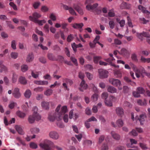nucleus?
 <instances>
[{
  "label": "nucleus",
  "instance_id": "obj_4",
  "mask_svg": "<svg viewBox=\"0 0 150 150\" xmlns=\"http://www.w3.org/2000/svg\"><path fill=\"white\" fill-rule=\"evenodd\" d=\"M109 82L112 85L115 86L117 87L119 90H122V84L120 80L113 78H110L109 79Z\"/></svg>",
  "mask_w": 150,
  "mask_h": 150
},
{
  "label": "nucleus",
  "instance_id": "obj_40",
  "mask_svg": "<svg viewBox=\"0 0 150 150\" xmlns=\"http://www.w3.org/2000/svg\"><path fill=\"white\" fill-rule=\"evenodd\" d=\"M137 91L140 94H144L145 92V90L142 87H139L137 88Z\"/></svg>",
  "mask_w": 150,
  "mask_h": 150
},
{
  "label": "nucleus",
  "instance_id": "obj_56",
  "mask_svg": "<svg viewBox=\"0 0 150 150\" xmlns=\"http://www.w3.org/2000/svg\"><path fill=\"white\" fill-rule=\"evenodd\" d=\"M108 94L107 92H104L102 93L101 96L102 98L105 100L107 99V98L108 97Z\"/></svg>",
  "mask_w": 150,
  "mask_h": 150
},
{
  "label": "nucleus",
  "instance_id": "obj_29",
  "mask_svg": "<svg viewBox=\"0 0 150 150\" xmlns=\"http://www.w3.org/2000/svg\"><path fill=\"white\" fill-rule=\"evenodd\" d=\"M41 15L39 13L37 12L33 13L32 14V16L33 18L35 19H38V18H40L41 17Z\"/></svg>",
  "mask_w": 150,
  "mask_h": 150
},
{
  "label": "nucleus",
  "instance_id": "obj_55",
  "mask_svg": "<svg viewBox=\"0 0 150 150\" xmlns=\"http://www.w3.org/2000/svg\"><path fill=\"white\" fill-rule=\"evenodd\" d=\"M86 74L87 78L89 80L92 79L93 78V75L92 74L88 72H86Z\"/></svg>",
  "mask_w": 150,
  "mask_h": 150
},
{
  "label": "nucleus",
  "instance_id": "obj_35",
  "mask_svg": "<svg viewBox=\"0 0 150 150\" xmlns=\"http://www.w3.org/2000/svg\"><path fill=\"white\" fill-rule=\"evenodd\" d=\"M16 114L18 117L21 118H23L26 115V114L20 111H18L16 112Z\"/></svg>",
  "mask_w": 150,
  "mask_h": 150
},
{
  "label": "nucleus",
  "instance_id": "obj_2",
  "mask_svg": "<svg viewBox=\"0 0 150 150\" xmlns=\"http://www.w3.org/2000/svg\"><path fill=\"white\" fill-rule=\"evenodd\" d=\"M132 68L135 72L136 77L137 78H140L141 76L144 77V74H145L146 76L150 78V73H147L146 72L144 68L142 67H140L139 69L132 63H130Z\"/></svg>",
  "mask_w": 150,
  "mask_h": 150
},
{
  "label": "nucleus",
  "instance_id": "obj_47",
  "mask_svg": "<svg viewBox=\"0 0 150 150\" xmlns=\"http://www.w3.org/2000/svg\"><path fill=\"white\" fill-rule=\"evenodd\" d=\"M116 20L119 23L121 27H122L124 26L125 24V21L124 20H122L120 21L118 18H117Z\"/></svg>",
  "mask_w": 150,
  "mask_h": 150
},
{
  "label": "nucleus",
  "instance_id": "obj_20",
  "mask_svg": "<svg viewBox=\"0 0 150 150\" xmlns=\"http://www.w3.org/2000/svg\"><path fill=\"white\" fill-rule=\"evenodd\" d=\"M107 91L108 92L113 93L117 92V89L113 86H109L108 87Z\"/></svg>",
  "mask_w": 150,
  "mask_h": 150
},
{
  "label": "nucleus",
  "instance_id": "obj_9",
  "mask_svg": "<svg viewBox=\"0 0 150 150\" xmlns=\"http://www.w3.org/2000/svg\"><path fill=\"white\" fill-rule=\"evenodd\" d=\"M49 136L50 138L54 140L58 139L59 137L58 134L54 131H52L50 132Z\"/></svg>",
  "mask_w": 150,
  "mask_h": 150
},
{
  "label": "nucleus",
  "instance_id": "obj_32",
  "mask_svg": "<svg viewBox=\"0 0 150 150\" xmlns=\"http://www.w3.org/2000/svg\"><path fill=\"white\" fill-rule=\"evenodd\" d=\"M34 116L33 115H32L29 116L28 117V120L30 123L32 124L34 122L35 119Z\"/></svg>",
  "mask_w": 150,
  "mask_h": 150
},
{
  "label": "nucleus",
  "instance_id": "obj_11",
  "mask_svg": "<svg viewBox=\"0 0 150 150\" xmlns=\"http://www.w3.org/2000/svg\"><path fill=\"white\" fill-rule=\"evenodd\" d=\"M115 112L116 114L120 116H122L124 114V110L121 107H117L115 108Z\"/></svg>",
  "mask_w": 150,
  "mask_h": 150
},
{
  "label": "nucleus",
  "instance_id": "obj_50",
  "mask_svg": "<svg viewBox=\"0 0 150 150\" xmlns=\"http://www.w3.org/2000/svg\"><path fill=\"white\" fill-rule=\"evenodd\" d=\"M40 5V3L39 2H34L33 4V7L35 9L38 8Z\"/></svg>",
  "mask_w": 150,
  "mask_h": 150
},
{
  "label": "nucleus",
  "instance_id": "obj_23",
  "mask_svg": "<svg viewBox=\"0 0 150 150\" xmlns=\"http://www.w3.org/2000/svg\"><path fill=\"white\" fill-rule=\"evenodd\" d=\"M41 105L42 108L45 109L49 108V103L45 101L42 102L41 103Z\"/></svg>",
  "mask_w": 150,
  "mask_h": 150
},
{
  "label": "nucleus",
  "instance_id": "obj_13",
  "mask_svg": "<svg viewBox=\"0 0 150 150\" xmlns=\"http://www.w3.org/2000/svg\"><path fill=\"white\" fill-rule=\"evenodd\" d=\"M88 86L86 83V82L84 80H82L80 84V87L79 88V90L81 91H83L84 90L87 89L88 88Z\"/></svg>",
  "mask_w": 150,
  "mask_h": 150
},
{
  "label": "nucleus",
  "instance_id": "obj_36",
  "mask_svg": "<svg viewBox=\"0 0 150 150\" xmlns=\"http://www.w3.org/2000/svg\"><path fill=\"white\" fill-rule=\"evenodd\" d=\"M1 69H0V72L1 73L3 71L5 72H7L8 71L7 68L4 65H1L0 66Z\"/></svg>",
  "mask_w": 150,
  "mask_h": 150
},
{
  "label": "nucleus",
  "instance_id": "obj_41",
  "mask_svg": "<svg viewBox=\"0 0 150 150\" xmlns=\"http://www.w3.org/2000/svg\"><path fill=\"white\" fill-rule=\"evenodd\" d=\"M98 95L96 94H93L91 97V100L93 101H96L98 98Z\"/></svg>",
  "mask_w": 150,
  "mask_h": 150
},
{
  "label": "nucleus",
  "instance_id": "obj_27",
  "mask_svg": "<svg viewBox=\"0 0 150 150\" xmlns=\"http://www.w3.org/2000/svg\"><path fill=\"white\" fill-rule=\"evenodd\" d=\"M28 69V65L23 64L21 66V70L22 72H24L27 71Z\"/></svg>",
  "mask_w": 150,
  "mask_h": 150
},
{
  "label": "nucleus",
  "instance_id": "obj_53",
  "mask_svg": "<svg viewBox=\"0 0 150 150\" xmlns=\"http://www.w3.org/2000/svg\"><path fill=\"white\" fill-rule=\"evenodd\" d=\"M50 18L53 21H55L57 19L56 16L53 13L50 14Z\"/></svg>",
  "mask_w": 150,
  "mask_h": 150
},
{
  "label": "nucleus",
  "instance_id": "obj_19",
  "mask_svg": "<svg viewBox=\"0 0 150 150\" xmlns=\"http://www.w3.org/2000/svg\"><path fill=\"white\" fill-rule=\"evenodd\" d=\"M72 27L74 29L81 28L83 26V23H74L72 24Z\"/></svg>",
  "mask_w": 150,
  "mask_h": 150
},
{
  "label": "nucleus",
  "instance_id": "obj_48",
  "mask_svg": "<svg viewBox=\"0 0 150 150\" xmlns=\"http://www.w3.org/2000/svg\"><path fill=\"white\" fill-rule=\"evenodd\" d=\"M30 131L33 133H37L39 132L40 130L38 128H34L31 129Z\"/></svg>",
  "mask_w": 150,
  "mask_h": 150
},
{
  "label": "nucleus",
  "instance_id": "obj_42",
  "mask_svg": "<svg viewBox=\"0 0 150 150\" xmlns=\"http://www.w3.org/2000/svg\"><path fill=\"white\" fill-rule=\"evenodd\" d=\"M11 56L12 58L16 59L18 57V54L16 52H13L11 53Z\"/></svg>",
  "mask_w": 150,
  "mask_h": 150
},
{
  "label": "nucleus",
  "instance_id": "obj_60",
  "mask_svg": "<svg viewBox=\"0 0 150 150\" xmlns=\"http://www.w3.org/2000/svg\"><path fill=\"white\" fill-rule=\"evenodd\" d=\"M44 29L45 32L47 33L49 32V26L48 24H46L44 27Z\"/></svg>",
  "mask_w": 150,
  "mask_h": 150
},
{
  "label": "nucleus",
  "instance_id": "obj_26",
  "mask_svg": "<svg viewBox=\"0 0 150 150\" xmlns=\"http://www.w3.org/2000/svg\"><path fill=\"white\" fill-rule=\"evenodd\" d=\"M31 95V92L29 89L27 90L24 93L25 97L27 98H29Z\"/></svg>",
  "mask_w": 150,
  "mask_h": 150
},
{
  "label": "nucleus",
  "instance_id": "obj_12",
  "mask_svg": "<svg viewBox=\"0 0 150 150\" xmlns=\"http://www.w3.org/2000/svg\"><path fill=\"white\" fill-rule=\"evenodd\" d=\"M13 96L16 98H18L21 96V94L19 92V90L18 88L14 89L12 93Z\"/></svg>",
  "mask_w": 150,
  "mask_h": 150
},
{
  "label": "nucleus",
  "instance_id": "obj_49",
  "mask_svg": "<svg viewBox=\"0 0 150 150\" xmlns=\"http://www.w3.org/2000/svg\"><path fill=\"white\" fill-rule=\"evenodd\" d=\"M140 147L144 150H146L148 149L147 147L146 146V144L142 143H140L139 144Z\"/></svg>",
  "mask_w": 150,
  "mask_h": 150
},
{
  "label": "nucleus",
  "instance_id": "obj_1",
  "mask_svg": "<svg viewBox=\"0 0 150 150\" xmlns=\"http://www.w3.org/2000/svg\"><path fill=\"white\" fill-rule=\"evenodd\" d=\"M61 105H59L55 110L54 114L50 115L48 117L49 120L51 122L54 121L55 119L57 121L61 120L62 119V115L68 111L67 106H64L61 108Z\"/></svg>",
  "mask_w": 150,
  "mask_h": 150
},
{
  "label": "nucleus",
  "instance_id": "obj_63",
  "mask_svg": "<svg viewBox=\"0 0 150 150\" xmlns=\"http://www.w3.org/2000/svg\"><path fill=\"white\" fill-rule=\"evenodd\" d=\"M38 110V108L36 107L35 106L33 107V115H35L36 114H38L37 113V111Z\"/></svg>",
  "mask_w": 150,
  "mask_h": 150
},
{
  "label": "nucleus",
  "instance_id": "obj_33",
  "mask_svg": "<svg viewBox=\"0 0 150 150\" xmlns=\"http://www.w3.org/2000/svg\"><path fill=\"white\" fill-rule=\"evenodd\" d=\"M29 146L31 148L35 149L38 148L37 144L35 142H32L30 143Z\"/></svg>",
  "mask_w": 150,
  "mask_h": 150
},
{
  "label": "nucleus",
  "instance_id": "obj_16",
  "mask_svg": "<svg viewBox=\"0 0 150 150\" xmlns=\"http://www.w3.org/2000/svg\"><path fill=\"white\" fill-rule=\"evenodd\" d=\"M73 7L80 14L82 15L83 14V10L79 6V4H74Z\"/></svg>",
  "mask_w": 150,
  "mask_h": 150
},
{
  "label": "nucleus",
  "instance_id": "obj_31",
  "mask_svg": "<svg viewBox=\"0 0 150 150\" xmlns=\"http://www.w3.org/2000/svg\"><path fill=\"white\" fill-rule=\"evenodd\" d=\"M18 75L15 73H13L12 77V81L13 83H16Z\"/></svg>",
  "mask_w": 150,
  "mask_h": 150
},
{
  "label": "nucleus",
  "instance_id": "obj_17",
  "mask_svg": "<svg viewBox=\"0 0 150 150\" xmlns=\"http://www.w3.org/2000/svg\"><path fill=\"white\" fill-rule=\"evenodd\" d=\"M138 104L140 106H146L147 104L146 100L145 99H144L143 100L141 99H138L137 100Z\"/></svg>",
  "mask_w": 150,
  "mask_h": 150
},
{
  "label": "nucleus",
  "instance_id": "obj_7",
  "mask_svg": "<svg viewBox=\"0 0 150 150\" xmlns=\"http://www.w3.org/2000/svg\"><path fill=\"white\" fill-rule=\"evenodd\" d=\"M146 116L144 113L140 115L139 116H136L135 119L136 120H139L141 125H143L146 119Z\"/></svg>",
  "mask_w": 150,
  "mask_h": 150
},
{
  "label": "nucleus",
  "instance_id": "obj_3",
  "mask_svg": "<svg viewBox=\"0 0 150 150\" xmlns=\"http://www.w3.org/2000/svg\"><path fill=\"white\" fill-rule=\"evenodd\" d=\"M54 143L50 140L45 139L40 143L39 146L40 148L45 150H50V146H53Z\"/></svg>",
  "mask_w": 150,
  "mask_h": 150
},
{
  "label": "nucleus",
  "instance_id": "obj_8",
  "mask_svg": "<svg viewBox=\"0 0 150 150\" xmlns=\"http://www.w3.org/2000/svg\"><path fill=\"white\" fill-rule=\"evenodd\" d=\"M29 19L30 21L34 22L35 23L38 24L40 25H42L46 22V21L45 20H40L38 19H34L32 16H29Z\"/></svg>",
  "mask_w": 150,
  "mask_h": 150
},
{
  "label": "nucleus",
  "instance_id": "obj_5",
  "mask_svg": "<svg viewBox=\"0 0 150 150\" xmlns=\"http://www.w3.org/2000/svg\"><path fill=\"white\" fill-rule=\"evenodd\" d=\"M116 99V98L112 96H110L109 97L105 100L104 102L105 105L108 107L112 106V102Z\"/></svg>",
  "mask_w": 150,
  "mask_h": 150
},
{
  "label": "nucleus",
  "instance_id": "obj_10",
  "mask_svg": "<svg viewBox=\"0 0 150 150\" xmlns=\"http://www.w3.org/2000/svg\"><path fill=\"white\" fill-rule=\"evenodd\" d=\"M124 123L123 120L121 119L118 120L116 122V125L113 122H111V124L114 127H116V126L118 127H121L123 125Z\"/></svg>",
  "mask_w": 150,
  "mask_h": 150
},
{
  "label": "nucleus",
  "instance_id": "obj_30",
  "mask_svg": "<svg viewBox=\"0 0 150 150\" xmlns=\"http://www.w3.org/2000/svg\"><path fill=\"white\" fill-rule=\"evenodd\" d=\"M52 93L53 90L50 89H47L44 93V94L47 96H51L52 94Z\"/></svg>",
  "mask_w": 150,
  "mask_h": 150
},
{
  "label": "nucleus",
  "instance_id": "obj_59",
  "mask_svg": "<svg viewBox=\"0 0 150 150\" xmlns=\"http://www.w3.org/2000/svg\"><path fill=\"white\" fill-rule=\"evenodd\" d=\"M133 95L136 98L139 97L141 96L140 94L137 91H134L133 92Z\"/></svg>",
  "mask_w": 150,
  "mask_h": 150
},
{
  "label": "nucleus",
  "instance_id": "obj_58",
  "mask_svg": "<svg viewBox=\"0 0 150 150\" xmlns=\"http://www.w3.org/2000/svg\"><path fill=\"white\" fill-rule=\"evenodd\" d=\"M69 13L73 15H76V13L75 12V11L73 9V8L71 7H70L69 9Z\"/></svg>",
  "mask_w": 150,
  "mask_h": 150
},
{
  "label": "nucleus",
  "instance_id": "obj_37",
  "mask_svg": "<svg viewBox=\"0 0 150 150\" xmlns=\"http://www.w3.org/2000/svg\"><path fill=\"white\" fill-rule=\"evenodd\" d=\"M40 73H41L40 72H34L32 71L31 72V75L33 77L36 79L38 77L39 74Z\"/></svg>",
  "mask_w": 150,
  "mask_h": 150
},
{
  "label": "nucleus",
  "instance_id": "obj_6",
  "mask_svg": "<svg viewBox=\"0 0 150 150\" xmlns=\"http://www.w3.org/2000/svg\"><path fill=\"white\" fill-rule=\"evenodd\" d=\"M99 78L100 79L106 78L108 76V72L102 69H99L98 71Z\"/></svg>",
  "mask_w": 150,
  "mask_h": 150
},
{
  "label": "nucleus",
  "instance_id": "obj_14",
  "mask_svg": "<svg viewBox=\"0 0 150 150\" xmlns=\"http://www.w3.org/2000/svg\"><path fill=\"white\" fill-rule=\"evenodd\" d=\"M130 142L131 144H126V146L128 148H136V149L138 148V147L137 146H132L133 144H136L137 143V141L133 139H130Z\"/></svg>",
  "mask_w": 150,
  "mask_h": 150
},
{
  "label": "nucleus",
  "instance_id": "obj_61",
  "mask_svg": "<svg viewBox=\"0 0 150 150\" xmlns=\"http://www.w3.org/2000/svg\"><path fill=\"white\" fill-rule=\"evenodd\" d=\"M108 16L110 17H113L115 16L113 10V9L110 10L108 13Z\"/></svg>",
  "mask_w": 150,
  "mask_h": 150
},
{
  "label": "nucleus",
  "instance_id": "obj_28",
  "mask_svg": "<svg viewBox=\"0 0 150 150\" xmlns=\"http://www.w3.org/2000/svg\"><path fill=\"white\" fill-rule=\"evenodd\" d=\"M34 58V56L32 54H30L28 55L27 59L26 61L27 62H30L32 61Z\"/></svg>",
  "mask_w": 150,
  "mask_h": 150
},
{
  "label": "nucleus",
  "instance_id": "obj_57",
  "mask_svg": "<svg viewBox=\"0 0 150 150\" xmlns=\"http://www.w3.org/2000/svg\"><path fill=\"white\" fill-rule=\"evenodd\" d=\"M90 86L94 91H97V88L94 84L93 83H90Z\"/></svg>",
  "mask_w": 150,
  "mask_h": 150
},
{
  "label": "nucleus",
  "instance_id": "obj_46",
  "mask_svg": "<svg viewBox=\"0 0 150 150\" xmlns=\"http://www.w3.org/2000/svg\"><path fill=\"white\" fill-rule=\"evenodd\" d=\"M44 90L43 87H39L34 89V91L36 92H42Z\"/></svg>",
  "mask_w": 150,
  "mask_h": 150
},
{
  "label": "nucleus",
  "instance_id": "obj_54",
  "mask_svg": "<svg viewBox=\"0 0 150 150\" xmlns=\"http://www.w3.org/2000/svg\"><path fill=\"white\" fill-rule=\"evenodd\" d=\"M68 25V24L66 23H63L61 24V27L63 29H66L67 31L69 30L68 28H67V26Z\"/></svg>",
  "mask_w": 150,
  "mask_h": 150
},
{
  "label": "nucleus",
  "instance_id": "obj_44",
  "mask_svg": "<svg viewBox=\"0 0 150 150\" xmlns=\"http://www.w3.org/2000/svg\"><path fill=\"white\" fill-rule=\"evenodd\" d=\"M16 105L17 104L16 103L14 102L13 101H11L9 104L8 107L9 108L11 109H13L14 107L16 106Z\"/></svg>",
  "mask_w": 150,
  "mask_h": 150
},
{
  "label": "nucleus",
  "instance_id": "obj_64",
  "mask_svg": "<svg viewBox=\"0 0 150 150\" xmlns=\"http://www.w3.org/2000/svg\"><path fill=\"white\" fill-rule=\"evenodd\" d=\"M75 136L79 142H80L81 141L82 137L81 134H79L78 135H76Z\"/></svg>",
  "mask_w": 150,
  "mask_h": 150
},
{
  "label": "nucleus",
  "instance_id": "obj_22",
  "mask_svg": "<svg viewBox=\"0 0 150 150\" xmlns=\"http://www.w3.org/2000/svg\"><path fill=\"white\" fill-rule=\"evenodd\" d=\"M15 128L19 134L21 135L24 134V132L22 128L20 126L16 125L15 126Z\"/></svg>",
  "mask_w": 150,
  "mask_h": 150
},
{
  "label": "nucleus",
  "instance_id": "obj_18",
  "mask_svg": "<svg viewBox=\"0 0 150 150\" xmlns=\"http://www.w3.org/2000/svg\"><path fill=\"white\" fill-rule=\"evenodd\" d=\"M18 81L21 84L25 85L27 84V81L25 77L21 76L18 79Z\"/></svg>",
  "mask_w": 150,
  "mask_h": 150
},
{
  "label": "nucleus",
  "instance_id": "obj_38",
  "mask_svg": "<svg viewBox=\"0 0 150 150\" xmlns=\"http://www.w3.org/2000/svg\"><path fill=\"white\" fill-rule=\"evenodd\" d=\"M63 81L64 82H66L68 84L71 85L73 83L72 80L67 79H63Z\"/></svg>",
  "mask_w": 150,
  "mask_h": 150
},
{
  "label": "nucleus",
  "instance_id": "obj_62",
  "mask_svg": "<svg viewBox=\"0 0 150 150\" xmlns=\"http://www.w3.org/2000/svg\"><path fill=\"white\" fill-rule=\"evenodd\" d=\"M34 116V117L35 120L37 121H38L40 120L41 119V116L39 114H38L35 115H33Z\"/></svg>",
  "mask_w": 150,
  "mask_h": 150
},
{
  "label": "nucleus",
  "instance_id": "obj_39",
  "mask_svg": "<svg viewBox=\"0 0 150 150\" xmlns=\"http://www.w3.org/2000/svg\"><path fill=\"white\" fill-rule=\"evenodd\" d=\"M16 41L15 40H12L11 42V47L13 50H16Z\"/></svg>",
  "mask_w": 150,
  "mask_h": 150
},
{
  "label": "nucleus",
  "instance_id": "obj_52",
  "mask_svg": "<svg viewBox=\"0 0 150 150\" xmlns=\"http://www.w3.org/2000/svg\"><path fill=\"white\" fill-rule=\"evenodd\" d=\"M101 57L100 56H96L93 57V61L96 64H97L99 59H101Z\"/></svg>",
  "mask_w": 150,
  "mask_h": 150
},
{
  "label": "nucleus",
  "instance_id": "obj_24",
  "mask_svg": "<svg viewBox=\"0 0 150 150\" xmlns=\"http://www.w3.org/2000/svg\"><path fill=\"white\" fill-rule=\"evenodd\" d=\"M138 8L139 10H141L144 13H146L147 14H150V12L147 10H146L145 8L142 6L139 5L138 6Z\"/></svg>",
  "mask_w": 150,
  "mask_h": 150
},
{
  "label": "nucleus",
  "instance_id": "obj_43",
  "mask_svg": "<svg viewBox=\"0 0 150 150\" xmlns=\"http://www.w3.org/2000/svg\"><path fill=\"white\" fill-rule=\"evenodd\" d=\"M65 113L64 114L62 115V118H63V119L64 122H67L69 120V117L68 116L67 114H65Z\"/></svg>",
  "mask_w": 150,
  "mask_h": 150
},
{
  "label": "nucleus",
  "instance_id": "obj_34",
  "mask_svg": "<svg viewBox=\"0 0 150 150\" xmlns=\"http://www.w3.org/2000/svg\"><path fill=\"white\" fill-rule=\"evenodd\" d=\"M40 10L42 12L45 13L49 11V8L46 6H43L41 7Z\"/></svg>",
  "mask_w": 150,
  "mask_h": 150
},
{
  "label": "nucleus",
  "instance_id": "obj_15",
  "mask_svg": "<svg viewBox=\"0 0 150 150\" xmlns=\"http://www.w3.org/2000/svg\"><path fill=\"white\" fill-rule=\"evenodd\" d=\"M110 134L112 137L114 139L116 140H119L120 139V135L115 131H112L111 132Z\"/></svg>",
  "mask_w": 150,
  "mask_h": 150
},
{
  "label": "nucleus",
  "instance_id": "obj_25",
  "mask_svg": "<svg viewBox=\"0 0 150 150\" xmlns=\"http://www.w3.org/2000/svg\"><path fill=\"white\" fill-rule=\"evenodd\" d=\"M114 74L115 76L117 78H121L122 77V73L120 70H116L115 71Z\"/></svg>",
  "mask_w": 150,
  "mask_h": 150
},
{
  "label": "nucleus",
  "instance_id": "obj_21",
  "mask_svg": "<svg viewBox=\"0 0 150 150\" xmlns=\"http://www.w3.org/2000/svg\"><path fill=\"white\" fill-rule=\"evenodd\" d=\"M98 6V4L97 3L94 4L93 6L89 4L86 5V8L87 10L90 11L91 10H93L95 9Z\"/></svg>",
  "mask_w": 150,
  "mask_h": 150
},
{
  "label": "nucleus",
  "instance_id": "obj_45",
  "mask_svg": "<svg viewBox=\"0 0 150 150\" xmlns=\"http://www.w3.org/2000/svg\"><path fill=\"white\" fill-rule=\"evenodd\" d=\"M9 5L14 10L16 11L18 10L16 5L13 2H10L9 4Z\"/></svg>",
  "mask_w": 150,
  "mask_h": 150
},
{
  "label": "nucleus",
  "instance_id": "obj_51",
  "mask_svg": "<svg viewBox=\"0 0 150 150\" xmlns=\"http://www.w3.org/2000/svg\"><path fill=\"white\" fill-rule=\"evenodd\" d=\"M109 27L111 29H112L114 28L115 26V23L113 21H110L109 22Z\"/></svg>",
  "mask_w": 150,
  "mask_h": 150
}]
</instances>
